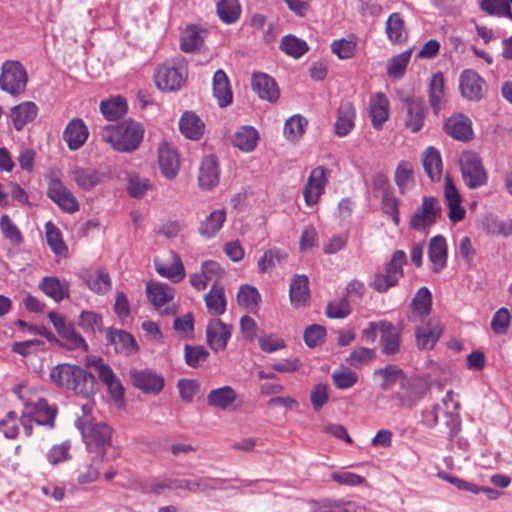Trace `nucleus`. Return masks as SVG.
<instances>
[{
	"mask_svg": "<svg viewBox=\"0 0 512 512\" xmlns=\"http://www.w3.org/2000/svg\"><path fill=\"white\" fill-rule=\"evenodd\" d=\"M460 402L455 399L453 391H447L440 403L426 407L422 411L421 423L433 429L439 427V432L453 437L460 430Z\"/></svg>",
	"mask_w": 512,
	"mask_h": 512,
	"instance_id": "nucleus-1",
	"label": "nucleus"
},
{
	"mask_svg": "<svg viewBox=\"0 0 512 512\" xmlns=\"http://www.w3.org/2000/svg\"><path fill=\"white\" fill-rule=\"evenodd\" d=\"M145 129L143 125L133 119H127L117 124L102 128L100 136L102 141L120 153H130L137 150L143 141Z\"/></svg>",
	"mask_w": 512,
	"mask_h": 512,
	"instance_id": "nucleus-2",
	"label": "nucleus"
},
{
	"mask_svg": "<svg viewBox=\"0 0 512 512\" xmlns=\"http://www.w3.org/2000/svg\"><path fill=\"white\" fill-rule=\"evenodd\" d=\"M50 379L59 387L89 397L95 391L96 379L84 368L72 364H58L50 371Z\"/></svg>",
	"mask_w": 512,
	"mask_h": 512,
	"instance_id": "nucleus-3",
	"label": "nucleus"
},
{
	"mask_svg": "<svg viewBox=\"0 0 512 512\" xmlns=\"http://www.w3.org/2000/svg\"><path fill=\"white\" fill-rule=\"evenodd\" d=\"M188 63L182 56L175 57L159 65L154 73L156 86L163 91H177L186 82Z\"/></svg>",
	"mask_w": 512,
	"mask_h": 512,
	"instance_id": "nucleus-4",
	"label": "nucleus"
},
{
	"mask_svg": "<svg viewBox=\"0 0 512 512\" xmlns=\"http://www.w3.org/2000/svg\"><path fill=\"white\" fill-rule=\"evenodd\" d=\"M407 263V256L403 250H396L386 263L383 271L376 273L370 286L379 293H385L398 284L403 276V266Z\"/></svg>",
	"mask_w": 512,
	"mask_h": 512,
	"instance_id": "nucleus-5",
	"label": "nucleus"
},
{
	"mask_svg": "<svg viewBox=\"0 0 512 512\" xmlns=\"http://www.w3.org/2000/svg\"><path fill=\"white\" fill-rule=\"evenodd\" d=\"M25 388L19 387L15 390L19 394V398L23 399L25 411L24 416L28 419L29 423L35 422L38 425H44L49 428L54 427V421L57 414V409L50 406L47 401L41 397L33 396L24 399Z\"/></svg>",
	"mask_w": 512,
	"mask_h": 512,
	"instance_id": "nucleus-6",
	"label": "nucleus"
},
{
	"mask_svg": "<svg viewBox=\"0 0 512 512\" xmlns=\"http://www.w3.org/2000/svg\"><path fill=\"white\" fill-rule=\"evenodd\" d=\"M28 74L22 63L7 60L2 64L0 89L10 95L18 96L26 89Z\"/></svg>",
	"mask_w": 512,
	"mask_h": 512,
	"instance_id": "nucleus-7",
	"label": "nucleus"
},
{
	"mask_svg": "<svg viewBox=\"0 0 512 512\" xmlns=\"http://www.w3.org/2000/svg\"><path fill=\"white\" fill-rule=\"evenodd\" d=\"M76 427L81 431L82 437L89 450L95 446L99 449L97 452L100 455V460L104 457L103 448L111 441L112 430L105 423L87 422L82 419L75 421Z\"/></svg>",
	"mask_w": 512,
	"mask_h": 512,
	"instance_id": "nucleus-8",
	"label": "nucleus"
},
{
	"mask_svg": "<svg viewBox=\"0 0 512 512\" xmlns=\"http://www.w3.org/2000/svg\"><path fill=\"white\" fill-rule=\"evenodd\" d=\"M441 216L439 201L434 197H424L421 205L413 212L410 218V227L414 230L428 233L437 219Z\"/></svg>",
	"mask_w": 512,
	"mask_h": 512,
	"instance_id": "nucleus-9",
	"label": "nucleus"
},
{
	"mask_svg": "<svg viewBox=\"0 0 512 512\" xmlns=\"http://www.w3.org/2000/svg\"><path fill=\"white\" fill-rule=\"evenodd\" d=\"M460 168L463 181L469 188L475 189L486 184L487 173L478 154L463 153L460 158Z\"/></svg>",
	"mask_w": 512,
	"mask_h": 512,
	"instance_id": "nucleus-10",
	"label": "nucleus"
},
{
	"mask_svg": "<svg viewBox=\"0 0 512 512\" xmlns=\"http://www.w3.org/2000/svg\"><path fill=\"white\" fill-rule=\"evenodd\" d=\"M47 195L67 213H74L79 210L77 199L54 173L48 176Z\"/></svg>",
	"mask_w": 512,
	"mask_h": 512,
	"instance_id": "nucleus-11",
	"label": "nucleus"
},
{
	"mask_svg": "<svg viewBox=\"0 0 512 512\" xmlns=\"http://www.w3.org/2000/svg\"><path fill=\"white\" fill-rule=\"evenodd\" d=\"M405 107L404 125L412 133L419 132L425 122L428 109L422 97L407 96L403 100Z\"/></svg>",
	"mask_w": 512,
	"mask_h": 512,
	"instance_id": "nucleus-12",
	"label": "nucleus"
},
{
	"mask_svg": "<svg viewBox=\"0 0 512 512\" xmlns=\"http://www.w3.org/2000/svg\"><path fill=\"white\" fill-rule=\"evenodd\" d=\"M88 364L95 368L99 379L107 387L110 395L119 401L124 396V389L121 381L113 372L112 368L103 361L102 358L93 357L88 360Z\"/></svg>",
	"mask_w": 512,
	"mask_h": 512,
	"instance_id": "nucleus-13",
	"label": "nucleus"
},
{
	"mask_svg": "<svg viewBox=\"0 0 512 512\" xmlns=\"http://www.w3.org/2000/svg\"><path fill=\"white\" fill-rule=\"evenodd\" d=\"M147 297L161 314H173L174 310L168 305L174 298V288L160 282H150L146 287Z\"/></svg>",
	"mask_w": 512,
	"mask_h": 512,
	"instance_id": "nucleus-14",
	"label": "nucleus"
},
{
	"mask_svg": "<svg viewBox=\"0 0 512 512\" xmlns=\"http://www.w3.org/2000/svg\"><path fill=\"white\" fill-rule=\"evenodd\" d=\"M327 184L326 170L318 166L310 172L307 183L303 189L305 203L308 206L315 205L324 193Z\"/></svg>",
	"mask_w": 512,
	"mask_h": 512,
	"instance_id": "nucleus-15",
	"label": "nucleus"
},
{
	"mask_svg": "<svg viewBox=\"0 0 512 512\" xmlns=\"http://www.w3.org/2000/svg\"><path fill=\"white\" fill-rule=\"evenodd\" d=\"M130 379L133 385L145 393L158 394L164 387L165 380L162 375L151 370H130Z\"/></svg>",
	"mask_w": 512,
	"mask_h": 512,
	"instance_id": "nucleus-16",
	"label": "nucleus"
},
{
	"mask_svg": "<svg viewBox=\"0 0 512 512\" xmlns=\"http://www.w3.org/2000/svg\"><path fill=\"white\" fill-rule=\"evenodd\" d=\"M447 135L455 140L467 142L473 138L472 122L462 113L453 114L444 122Z\"/></svg>",
	"mask_w": 512,
	"mask_h": 512,
	"instance_id": "nucleus-17",
	"label": "nucleus"
},
{
	"mask_svg": "<svg viewBox=\"0 0 512 512\" xmlns=\"http://www.w3.org/2000/svg\"><path fill=\"white\" fill-rule=\"evenodd\" d=\"M153 262L155 270L160 276L165 277L174 283H178L184 279V265L176 253L170 252L168 261H163L156 257Z\"/></svg>",
	"mask_w": 512,
	"mask_h": 512,
	"instance_id": "nucleus-18",
	"label": "nucleus"
},
{
	"mask_svg": "<svg viewBox=\"0 0 512 512\" xmlns=\"http://www.w3.org/2000/svg\"><path fill=\"white\" fill-rule=\"evenodd\" d=\"M206 337L207 343L213 351L224 350L231 337V327L219 319H213L206 327Z\"/></svg>",
	"mask_w": 512,
	"mask_h": 512,
	"instance_id": "nucleus-19",
	"label": "nucleus"
},
{
	"mask_svg": "<svg viewBox=\"0 0 512 512\" xmlns=\"http://www.w3.org/2000/svg\"><path fill=\"white\" fill-rule=\"evenodd\" d=\"M442 326L436 319L429 320L415 330L416 345L421 350H431L442 334Z\"/></svg>",
	"mask_w": 512,
	"mask_h": 512,
	"instance_id": "nucleus-20",
	"label": "nucleus"
},
{
	"mask_svg": "<svg viewBox=\"0 0 512 512\" xmlns=\"http://www.w3.org/2000/svg\"><path fill=\"white\" fill-rule=\"evenodd\" d=\"M158 162L162 174L168 178L176 177L180 167V160L177 151L170 144L163 142L158 148Z\"/></svg>",
	"mask_w": 512,
	"mask_h": 512,
	"instance_id": "nucleus-21",
	"label": "nucleus"
},
{
	"mask_svg": "<svg viewBox=\"0 0 512 512\" xmlns=\"http://www.w3.org/2000/svg\"><path fill=\"white\" fill-rule=\"evenodd\" d=\"M459 88L464 98L479 100L483 96L484 80L473 70H465L460 75Z\"/></svg>",
	"mask_w": 512,
	"mask_h": 512,
	"instance_id": "nucleus-22",
	"label": "nucleus"
},
{
	"mask_svg": "<svg viewBox=\"0 0 512 512\" xmlns=\"http://www.w3.org/2000/svg\"><path fill=\"white\" fill-rule=\"evenodd\" d=\"M221 273L220 265L215 261L208 260L202 264L200 272L190 275V283L196 290L202 291L209 282L218 284Z\"/></svg>",
	"mask_w": 512,
	"mask_h": 512,
	"instance_id": "nucleus-23",
	"label": "nucleus"
},
{
	"mask_svg": "<svg viewBox=\"0 0 512 512\" xmlns=\"http://www.w3.org/2000/svg\"><path fill=\"white\" fill-rule=\"evenodd\" d=\"M444 195L449 208L448 218L450 221L455 223L463 220L466 211L461 205V196L449 176L445 177Z\"/></svg>",
	"mask_w": 512,
	"mask_h": 512,
	"instance_id": "nucleus-24",
	"label": "nucleus"
},
{
	"mask_svg": "<svg viewBox=\"0 0 512 512\" xmlns=\"http://www.w3.org/2000/svg\"><path fill=\"white\" fill-rule=\"evenodd\" d=\"M390 111L389 100L384 93L378 92L370 98L369 115L372 125L379 130L388 120Z\"/></svg>",
	"mask_w": 512,
	"mask_h": 512,
	"instance_id": "nucleus-25",
	"label": "nucleus"
},
{
	"mask_svg": "<svg viewBox=\"0 0 512 512\" xmlns=\"http://www.w3.org/2000/svg\"><path fill=\"white\" fill-rule=\"evenodd\" d=\"M20 426L23 427L26 436L32 435L33 424L29 423L28 419L24 415H22L21 418H18L16 413L11 411L5 416V418L0 420V431L8 439H15L18 436Z\"/></svg>",
	"mask_w": 512,
	"mask_h": 512,
	"instance_id": "nucleus-26",
	"label": "nucleus"
},
{
	"mask_svg": "<svg viewBox=\"0 0 512 512\" xmlns=\"http://www.w3.org/2000/svg\"><path fill=\"white\" fill-rule=\"evenodd\" d=\"M88 129L82 119H72L63 132V139L70 150H77L88 138Z\"/></svg>",
	"mask_w": 512,
	"mask_h": 512,
	"instance_id": "nucleus-27",
	"label": "nucleus"
},
{
	"mask_svg": "<svg viewBox=\"0 0 512 512\" xmlns=\"http://www.w3.org/2000/svg\"><path fill=\"white\" fill-rule=\"evenodd\" d=\"M71 178L80 189L89 191L103 181L104 174L92 167L77 166L71 170Z\"/></svg>",
	"mask_w": 512,
	"mask_h": 512,
	"instance_id": "nucleus-28",
	"label": "nucleus"
},
{
	"mask_svg": "<svg viewBox=\"0 0 512 512\" xmlns=\"http://www.w3.org/2000/svg\"><path fill=\"white\" fill-rule=\"evenodd\" d=\"M80 278L91 291L97 294H105L111 288L109 273L104 269L84 270L80 273Z\"/></svg>",
	"mask_w": 512,
	"mask_h": 512,
	"instance_id": "nucleus-29",
	"label": "nucleus"
},
{
	"mask_svg": "<svg viewBox=\"0 0 512 512\" xmlns=\"http://www.w3.org/2000/svg\"><path fill=\"white\" fill-rule=\"evenodd\" d=\"M252 88L261 99L274 102L279 97V91L273 78L265 73H255L252 76Z\"/></svg>",
	"mask_w": 512,
	"mask_h": 512,
	"instance_id": "nucleus-30",
	"label": "nucleus"
},
{
	"mask_svg": "<svg viewBox=\"0 0 512 512\" xmlns=\"http://www.w3.org/2000/svg\"><path fill=\"white\" fill-rule=\"evenodd\" d=\"M199 185L202 189L210 190L219 182L218 163L213 156L203 158L198 175Z\"/></svg>",
	"mask_w": 512,
	"mask_h": 512,
	"instance_id": "nucleus-31",
	"label": "nucleus"
},
{
	"mask_svg": "<svg viewBox=\"0 0 512 512\" xmlns=\"http://www.w3.org/2000/svg\"><path fill=\"white\" fill-rule=\"evenodd\" d=\"M38 114V107L34 102L25 101L11 109L10 118L16 130L20 131L25 125L32 122Z\"/></svg>",
	"mask_w": 512,
	"mask_h": 512,
	"instance_id": "nucleus-32",
	"label": "nucleus"
},
{
	"mask_svg": "<svg viewBox=\"0 0 512 512\" xmlns=\"http://www.w3.org/2000/svg\"><path fill=\"white\" fill-rule=\"evenodd\" d=\"M38 287L44 294L52 298L55 302H60L69 297L68 282L60 280L57 277H43Z\"/></svg>",
	"mask_w": 512,
	"mask_h": 512,
	"instance_id": "nucleus-33",
	"label": "nucleus"
},
{
	"mask_svg": "<svg viewBox=\"0 0 512 512\" xmlns=\"http://www.w3.org/2000/svg\"><path fill=\"white\" fill-rule=\"evenodd\" d=\"M428 257L433 265V271L439 272L446 266L447 243L442 235L432 237L428 245Z\"/></svg>",
	"mask_w": 512,
	"mask_h": 512,
	"instance_id": "nucleus-34",
	"label": "nucleus"
},
{
	"mask_svg": "<svg viewBox=\"0 0 512 512\" xmlns=\"http://www.w3.org/2000/svg\"><path fill=\"white\" fill-rule=\"evenodd\" d=\"M290 302L295 308L304 306L310 298L308 277L299 274L295 275L290 283Z\"/></svg>",
	"mask_w": 512,
	"mask_h": 512,
	"instance_id": "nucleus-35",
	"label": "nucleus"
},
{
	"mask_svg": "<svg viewBox=\"0 0 512 512\" xmlns=\"http://www.w3.org/2000/svg\"><path fill=\"white\" fill-rule=\"evenodd\" d=\"M429 104L434 114H438L445 105L444 76L441 72L434 73L430 79Z\"/></svg>",
	"mask_w": 512,
	"mask_h": 512,
	"instance_id": "nucleus-36",
	"label": "nucleus"
},
{
	"mask_svg": "<svg viewBox=\"0 0 512 512\" xmlns=\"http://www.w3.org/2000/svg\"><path fill=\"white\" fill-rule=\"evenodd\" d=\"M356 111L350 102H344L338 109V117L335 122V133L339 137H344L350 133L355 125Z\"/></svg>",
	"mask_w": 512,
	"mask_h": 512,
	"instance_id": "nucleus-37",
	"label": "nucleus"
},
{
	"mask_svg": "<svg viewBox=\"0 0 512 512\" xmlns=\"http://www.w3.org/2000/svg\"><path fill=\"white\" fill-rule=\"evenodd\" d=\"M381 348L386 355H394L400 350V332L391 323L381 321Z\"/></svg>",
	"mask_w": 512,
	"mask_h": 512,
	"instance_id": "nucleus-38",
	"label": "nucleus"
},
{
	"mask_svg": "<svg viewBox=\"0 0 512 512\" xmlns=\"http://www.w3.org/2000/svg\"><path fill=\"white\" fill-rule=\"evenodd\" d=\"M213 95L220 107H226L232 103L233 94L226 73L219 69L213 76Z\"/></svg>",
	"mask_w": 512,
	"mask_h": 512,
	"instance_id": "nucleus-39",
	"label": "nucleus"
},
{
	"mask_svg": "<svg viewBox=\"0 0 512 512\" xmlns=\"http://www.w3.org/2000/svg\"><path fill=\"white\" fill-rule=\"evenodd\" d=\"M374 376L380 380V386L383 390H388L397 382L400 383L402 389L408 385L401 369L395 365H388L384 368L375 370Z\"/></svg>",
	"mask_w": 512,
	"mask_h": 512,
	"instance_id": "nucleus-40",
	"label": "nucleus"
},
{
	"mask_svg": "<svg viewBox=\"0 0 512 512\" xmlns=\"http://www.w3.org/2000/svg\"><path fill=\"white\" fill-rule=\"evenodd\" d=\"M225 221L226 211L224 209L213 210L201 221L198 232L202 237L210 239L220 231Z\"/></svg>",
	"mask_w": 512,
	"mask_h": 512,
	"instance_id": "nucleus-41",
	"label": "nucleus"
},
{
	"mask_svg": "<svg viewBox=\"0 0 512 512\" xmlns=\"http://www.w3.org/2000/svg\"><path fill=\"white\" fill-rule=\"evenodd\" d=\"M422 165L425 173L432 181H439L442 175V159L440 152L434 147H428L422 154Z\"/></svg>",
	"mask_w": 512,
	"mask_h": 512,
	"instance_id": "nucleus-42",
	"label": "nucleus"
},
{
	"mask_svg": "<svg viewBox=\"0 0 512 512\" xmlns=\"http://www.w3.org/2000/svg\"><path fill=\"white\" fill-rule=\"evenodd\" d=\"M208 312L211 315H222L226 310V297L223 286L214 283L204 297Z\"/></svg>",
	"mask_w": 512,
	"mask_h": 512,
	"instance_id": "nucleus-43",
	"label": "nucleus"
},
{
	"mask_svg": "<svg viewBox=\"0 0 512 512\" xmlns=\"http://www.w3.org/2000/svg\"><path fill=\"white\" fill-rule=\"evenodd\" d=\"M259 139V134L252 126H243L233 136V144L243 152H252Z\"/></svg>",
	"mask_w": 512,
	"mask_h": 512,
	"instance_id": "nucleus-44",
	"label": "nucleus"
},
{
	"mask_svg": "<svg viewBox=\"0 0 512 512\" xmlns=\"http://www.w3.org/2000/svg\"><path fill=\"white\" fill-rule=\"evenodd\" d=\"M237 394L230 386H223L213 389L207 395V402L210 406L226 410L236 400Z\"/></svg>",
	"mask_w": 512,
	"mask_h": 512,
	"instance_id": "nucleus-45",
	"label": "nucleus"
},
{
	"mask_svg": "<svg viewBox=\"0 0 512 512\" xmlns=\"http://www.w3.org/2000/svg\"><path fill=\"white\" fill-rule=\"evenodd\" d=\"M205 34V30L199 29L196 26L187 27L181 35V50L190 53L200 49L204 43Z\"/></svg>",
	"mask_w": 512,
	"mask_h": 512,
	"instance_id": "nucleus-46",
	"label": "nucleus"
},
{
	"mask_svg": "<svg viewBox=\"0 0 512 512\" xmlns=\"http://www.w3.org/2000/svg\"><path fill=\"white\" fill-rule=\"evenodd\" d=\"M203 127L204 125L200 118L192 112H185L179 121L181 133L192 140H197L201 137Z\"/></svg>",
	"mask_w": 512,
	"mask_h": 512,
	"instance_id": "nucleus-47",
	"label": "nucleus"
},
{
	"mask_svg": "<svg viewBox=\"0 0 512 512\" xmlns=\"http://www.w3.org/2000/svg\"><path fill=\"white\" fill-rule=\"evenodd\" d=\"M108 341L114 345L117 352L131 353L137 350V345L134 337L122 330H108Z\"/></svg>",
	"mask_w": 512,
	"mask_h": 512,
	"instance_id": "nucleus-48",
	"label": "nucleus"
},
{
	"mask_svg": "<svg viewBox=\"0 0 512 512\" xmlns=\"http://www.w3.org/2000/svg\"><path fill=\"white\" fill-rule=\"evenodd\" d=\"M394 179L400 193L404 194L410 190L414 184L413 164L405 160L400 161L395 170Z\"/></svg>",
	"mask_w": 512,
	"mask_h": 512,
	"instance_id": "nucleus-49",
	"label": "nucleus"
},
{
	"mask_svg": "<svg viewBox=\"0 0 512 512\" xmlns=\"http://www.w3.org/2000/svg\"><path fill=\"white\" fill-rule=\"evenodd\" d=\"M385 31L389 41L392 43H402L407 38L404 20L399 13H392L388 17Z\"/></svg>",
	"mask_w": 512,
	"mask_h": 512,
	"instance_id": "nucleus-50",
	"label": "nucleus"
},
{
	"mask_svg": "<svg viewBox=\"0 0 512 512\" xmlns=\"http://www.w3.org/2000/svg\"><path fill=\"white\" fill-rule=\"evenodd\" d=\"M431 305L432 296L429 289L427 287L419 288L411 302L412 317L427 316L431 310Z\"/></svg>",
	"mask_w": 512,
	"mask_h": 512,
	"instance_id": "nucleus-51",
	"label": "nucleus"
},
{
	"mask_svg": "<svg viewBox=\"0 0 512 512\" xmlns=\"http://www.w3.org/2000/svg\"><path fill=\"white\" fill-rule=\"evenodd\" d=\"M127 108V103L122 97L103 100L100 103V110L103 116L109 121H114L124 116L127 112Z\"/></svg>",
	"mask_w": 512,
	"mask_h": 512,
	"instance_id": "nucleus-52",
	"label": "nucleus"
},
{
	"mask_svg": "<svg viewBox=\"0 0 512 512\" xmlns=\"http://www.w3.org/2000/svg\"><path fill=\"white\" fill-rule=\"evenodd\" d=\"M411 50H406L392 57L387 63V75L392 79H400L403 77L406 67L411 59Z\"/></svg>",
	"mask_w": 512,
	"mask_h": 512,
	"instance_id": "nucleus-53",
	"label": "nucleus"
},
{
	"mask_svg": "<svg viewBox=\"0 0 512 512\" xmlns=\"http://www.w3.org/2000/svg\"><path fill=\"white\" fill-rule=\"evenodd\" d=\"M217 13L223 22L231 24L239 19L241 6L238 0H221L217 4Z\"/></svg>",
	"mask_w": 512,
	"mask_h": 512,
	"instance_id": "nucleus-54",
	"label": "nucleus"
},
{
	"mask_svg": "<svg viewBox=\"0 0 512 512\" xmlns=\"http://www.w3.org/2000/svg\"><path fill=\"white\" fill-rule=\"evenodd\" d=\"M260 300L261 296L254 286L246 284L239 288L237 293V301L240 306L253 311L257 308Z\"/></svg>",
	"mask_w": 512,
	"mask_h": 512,
	"instance_id": "nucleus-55",
	"label": "nucleus"
},
{
	"mask_svg": "<svg viewBox=\"0 0 512 512\" xmlns=\"http://www.w3.org/2000/svg\"><path fill=\"white\" fill-rule=\"evenodd\" d=\"M281 50L293 58H300L308 50V45L293 35H287L282 38L280 44Z\"/></svg>",
	"mask_w": 512,
	"mask_h": 512,
	"instance_id": "nucleus-56",
	"label": "nucleus"
},
{
	"mask_svg": "<svg viewBox=\"0 0 512 512\" xmlns=\"http://www.w3.org/2000/svg\"><path fill=\"white\" fill-rule=\"evenodd\" d=\"M481 8L490 15L506 16L512 19V0H482Z\"/></svg>",
	"mask_w": 512,
	"mask_h": 512,
	"instance_id": "nucleus-57",
	"label": "nucleus"
},
{
	"mask_svg": "<svg viewBox=\"0 0 512 512\" xmlns=\"http://www.w3.org/2000/svg\"><path fill=\"white\" fill-rule=\"evenodd\" d=\"M307 120L301 115H293L284 126V135L289 141L298 140L305 132Z\"/></svg>",
	"mask_w": 512,
	"mask_h": 512,
	"instance_id": "nucleus-58",
	"label": "nucleus"
},
{
	"mask_svg": "<svg viewBox=\"0 0 512 512\" xmlns=\"http://www.w3.org/2000/svg\"><path fill=\"white\" fill-rule=\"evenodd\" d=\"M332 380L338 389H348L356 384L358 375L347 367H340L333 371Z\"/></svg>",
	"mask_w": 512,
	"mask_h": 512,
	"instance_id": "nucleus-59",
	"label": "nucleus"
},
{
	"mask_svg": "<svg viewBox=\"0 0 512 512\" xmlns=\"http://www.w3.org/2000/svg\"><path fill=\"white\" fill-rule=\"evenodd\" d=\"M376 357L374 349L366 347H358L354 349L347 357L346 362L353 367H360L362 365L370 364Z\"/></svg>",
	"mask_w": 512,
	"mask_h": 512,
	"instance_id": "nucleus-60",
	"label": "nucleus"
},
{
	"mask_svg": "<svg viewBox=\"0 0 512 512\" xmlns=\"http://www.w3.org/2000/svg\"><path fill=\"white\" fill-rule=\"evenodd\" d=\"M288 254L278 248L267 250L258 261V268L261 272H266L268 269L274 267L276 263L286 261Z\"/></svg>",
	"mask_w": 512,
	"mask_h": 512,
	"instance_id": "nucleus-61",
	"label": "nucleus"
},
{
	"mask_svg": "<svg viewBox=\"0 0 512 512\" xmlns=\"http://www.w3.org/2000/svg\"><path fill=\"white\" fill-rule=\"evenodd\" d=\"M46 239L49 247L56 254H62L66 250V245L62 240L60 230L51 222H48L45 226Z\"/></svg>",
	"mask_w": 512,
	"mask_h": 512,
	"instance_id": "nucleus-62",
	"label": "nucleus"
},
{
	"mask_svg": "<svg viewBox=\"0 0 512 512\" xmlns=\"http://www.w3.org/2000/svg\"><path fill=\"white\" fill-rule=\"evenodd\" d=\"M70 448L71 444L69 441L52 446L47 453L48 462L52 465H58L69 460L71 457Z\"/></svg>",
	"mask_w": 512,
	"mask_h": 512,
	"instance_id": "nucleus-63",
	"label": "nucleus"
},
{
	"mask_svg": "<svg viewBox=\"0 0 512 512\" xmlns=\"http://www.w3.org/2000/svg\"><path fill=\"white\" fill-rule=\"evenodd\" d=\"M209 356V352L202 346L185 345V361L193 368L200 366Z\"/></svg>",
	"mask_w": 512,
	"mask_h": 512,
	"instance_id": "nucleus-64",
	"label": "nucleus"
}]
</instances>
